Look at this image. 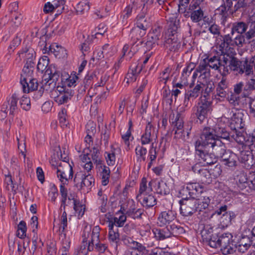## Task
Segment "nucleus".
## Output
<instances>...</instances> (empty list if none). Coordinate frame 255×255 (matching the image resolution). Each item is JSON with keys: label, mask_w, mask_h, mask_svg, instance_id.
<instances>
[{"label": "nucleus", "mask_w": 255, "mask_h": 255, "mask_svg": "<svg viewBox=\"0 0 255 255\" xmlns=\"http://www.w3.org/2000/svg\"><path fill=\"white\" fill-rule=\"evenodd\" d=\"M201 134L204 143L212 148L216 157H219L227 150L225 144L220 139L230 140V134L225 128L219 126L214 128L205 127Z\"/></svg>", "instance_id": "nucleus-1"}, {"label": "nucleus", "mask_w": 255, "mask_h": 255, "mask_svg": "<svg viewBox=\"0 0 255 255\" xmlns=\"http://www.w3.org/2000/svg\"><path fill=\"white\" fill-rule=\"evenodd\" d=\"M148 181L146 177H143L142 178L140 185L139 193L136 195V199L143 206L148 208L152 207L156 204V199L152 194H149L152 191V186H154L156 187V192L160 194H166L167 191L164 187L166 186L165 183L163 182L149 181L148 187L147 186Z\"/></svg>", "instance_id": "nucleus-2"}, {"label": "nucleus", "mask_w": 255, "mask_h": 255, "mask_svg": "<svg viewBox=\"0 0 255 255\" xmlns=\"http://www.w3.org/2000/svg\"><path fill=\"white\" fill-rule=\"evenodd\" d=\"M168 28L166 32L168 38L164 41V46L170 51H175L180 47L176 34L179 24V20L176 14L171 15L168 18Z\"/></svg>", "instance_id": "nucleus-3"}, {"label": "nucleus", "mask_w": 255, "mask_h": 255, "mask_svg": "<svg viewBox=\"0 0 255 255\" xmlns=\"http://www.w3.org/2000/svg\"><path fill=\"white\" fill-rule=\"evenodd\" d=\"M232 238V235L228 233L219 237L217 236L215 241L210 243L211 247L215 249L220 248L222 253L225 255L232 254L236 251V244Z\"/></svg>", "instance_id": "nucleus-4"}, {"label": "nucleus", "mask_w": 255, "mask_h": 255, "mask_svg": "<svg viewBox=\"0 0 255 255\" xmlns=\"http://www.w3.org/2000/svg\"><path fill=\"white\" fill-rule=\"evenodd\" d=\"M204 142L201 134L199 138L194 142L196 155L198 157L199 160L204 165L213 164L217 162V158L214 153H209L204 149L208 146L205 144Z\"/></svg>", "instance_id": "nucleus-5"}, {"label": "nucleus", "mask_w": 255, "mask_h": 255, "mask_svg": "<svg viewBox=\"0 0 255 255\" xmlns=\"http://www.w3.org/2000/svg\"><path fill=\"white\" fill-rule=\"evenodd\" d=\"M243 62L231 55L224 54L223 55V70L221 72V75L227 76L231 71L242 74Z\"/></svg>", "instance_id": "nucleus-6"}, {"label": "nucleus", "mask_w": 255, "mask_h": 255, "mask_svg": "<svg viewBox=\"0 0 255 255\" xmlns=\"http://www.w3.org/2000/svg\"><path fill=\"white\" fill-rule=\"evenodd\" d=\"M246 41L252 48H255V21L251 23L250 29L245 34H238L234 38V46L242 47Z\"/></svg>", "instance_id": "nucleus-7"}, {"label": "nucleus", "mask_w": 255, "mask_h": 255, "mask_svg": "<svg viewBox=\"0 0 255 255\" xmlns=\"http://www.w3.org/2000/svg\"><path fill=\"white\" fill-rule=\"evenodd\" d=\"M59 78V72L55 68L46 70L41 83V88L46 91H51L55 87L56 82Z\"/></svg>", "instance_id": "nucleus-8"}, {"label": "nucleus", "mask_w": 255, "mask_h": 255, "mask_svg": "<svg viewBox=\"0 0 255 255\" xmlns=\"http://www.w3.org/2000/svg\"><path fill=\"white\" fill-rule=\"evenodd\" d=\"M250 137L248 139V143H252V145L249 147L246 146L240 151L238 159L243 164V166L246 169L250 168L254 164V157L255 158V150H253L252 147L254 145V141H251Z\"/></svg>", "instance_id": "nucleus-9"}, {"label": "nucleus", "mask_w": 255, "mask_h": 255, "mask_svg": "<svg viewBox=\"0 0 255 255\" xmlns=\"http://www.w3.org/2000/svg\"><path fill=\"white\" fill-rule=\"evenodd\" d=\"M212 111V102L205 96H201L200 101L196 107L195 113L197 118L201 122H203L208 117Z\"/></svg>", "instance_id": "nucleus-10"}, {"label": "nucleus", "mask_w": 255, "mask_h": 255, "mask_svg": "<svg viewBox=\"0 0 255 255\" xmlns=\"http://www.w3.org/2000/svg\"><path fill=\"white\" fill-rule=\"evenodd\" d=\"M203 88V83L201 82L197 81L195 86L194 81L190 84L189 89L185 93L183 105L185 107L191 106V101L196 99L200 94H202Z\"/></svg>", "instance_id": "nucleus-11"}, {"label": "nucleus", "mask_w": 255, "mask_h": 255, "mask_svg": "<svg viewBox=\"0 0 255 255\" xmlns=\"http://www.w3.org/2000/svg\"><path fill=\"white\" fill-rule=\"evenodd\" d=\"M221 81L215 86L216 93L215 99L222 101L226 97L229 93V82L227 80L226 76L221 75Z\"/></svg>", "instance_id": "nucleus-12"}, {"label": "nucleus", "mask_w": 255, "mask_h": 255, "mask_svg": "<svg viewBox=\"0 0 255 255\" xmlns=\"http://www.w3.org/2000/svg\"><path fill=\"white\" fill-rule=\"evenodd\" d=\"M18 96L16 93L13 94L6 98L1 106V110L9 113V115L13 116L17 112V101Z\"/></svg>", "instance_id": "nucleus-13"}, {"label": "nucleus", "mask_w": 255, "mask_h": 255, "mask_svg": "<svg viewBox=\"0 0 255 255\" xmlns=\"http://www.w3.org/2000/svg\"><path fill=\"white\" fill-rule=\"evenodd\" d=\"M180 213L184 216L192 215L197 210L196 201L195 199H182L180 201Z\"/></svg>", "instance_id": "nucleus-14"}, {"label": "nucleus", "mask_w": 255, "mask_h": 255, "mask_svg": "<svg viewBox=\"0 0 255 255\" xmlns=\"http://www.w3.org/2000/svg\"><path fill=\"white\" fill-rule=\"evenodd\" d=\"M233 115L231 117L230 127L233 130L242 129L245 123L243 121L244 114L243 112L241 110H236L235 112L232 111Z\"/></svg>", "instance_id": "nucleus-15"}, {"label": "nucleus", "mask_w": 255, "mask_h": 255, "mask_svg": "<svg viewBox=\"0 0 255 255\" xmlns=\"http://www.w3.org/2000/svg\"><path fill=\"white\" fill-rule=\"evenodd\" d=\"M210 69L217 71L220 74L223 70V59L219 56H208L204 59Z\"/></svg>", "instance_id": "nucleus-16"}, {"label": "nucleus", "mask_w": 255, "mask_h": 255, "mask_svg": "<svg viewBox=\"0 0 255 255\" xmlns=\"http://www.w3.org/2000/svg\"><path fill=\"white\" fill-rule=\"evenodd\" d=\"M188 191L191 199H197L202 195H206V192H203V187L198 183H189L186 187Z\"/></svg>", "instance_id": "nucleus-17"}, {"label": "nucleus", "mask_w": 255, "mask_h": 255, "mask_svg": "<svg viewBox=\"0 0 255 255\" xmlns=\"http://www.w3.org/2000/svg\"><path fill=\"white\" fill-rule=\"evenodd\" d=\"M34 63H25L21 74L20 79L22 82L26 84V81H31V79H35L33 78V72L34 70Z\"/></svg>", "instance_id": "nucleus-18"}, {"label": "nucleus", "mask_w": 255, "mask_h": 255, "mask_svg": "<svg viewBox=\"0 0 255 255\" xmlns=\"http://www.w3.org/2000/svg\"><path fill=\"white\" fill-rule=\"evenodd\" d=\"M121 209H123L128 216L134 219L140 217L143 212L142 210L136 208L133 200L128 201L127 207L125 208L123 205L122 206Z\"/></svg>", "instance_id": "nucleus-19"}, {"label": "nucleus", "mask_w": 255, "mask_h": 255, "mask_svg": "<svg viewBox=\"0 0 255 255\" xmlns=\"http://www.w3.org/2000/svg\"><path fill=\"white\" fill-rule=\"evenodd\" d=\"M155 128L151 123L148 122L146 126L144 133L141 136V142L142 145L150 143L154 136Z\"/></svg>", "instance_id": "nucleus-20"}, {"label": "nucleus", "mask_w": 255, "mask_h": 255, "mask_svg": "<svg viewBox=\"0 0 255 255\" xmlns=\"http://www.w3.org/2000/svg\"><path fill=\"white\" fill-rule=\"evenodd\" d=\"M213 228L209 226H207L201 231V234L203 242L211 247L210 243L214 242L217 239V235L213 234Z\"/></svg>", "instance_id": "nucleus-21"}, {"label": "nucleus", "mask_w": 255, "mask_h": 255, "mask_svg": "<svg viewBox=\"0 0 255 255\" xmlns=\"http://www.w3.org/2000/svg\"><path fill=\"white\" fill-rule=\"evenodd\" d=\"M252 22L253 21H251L249 20L248 23H246L243 21L234 23L231 28V34L233 35L236 32L239 34H245V33L248 31V29L249 28H250V26Z\"/></svg>", "instance_id": "nucleus-22"}, {"label": "nucleus", "mask_w": 255, "mask_h": 255, "mask_svg": "<svg viewBox=\"0 0 255 255\" xmlns=\"http://www.w3.org/2000/svg\"><path fill=\"white\" fill-rule=\"evenodd\" d=\"M175 213L171 210L162 212L158 218L157 224L160 226H163L169 224L175 218Z\"/></svg>", "instance_id": "nucleus-23"}, {"label": "nucleus", "mask_w": 255, "mask_h": 255, "mask_svg": "<svg viewBox=\"0 0 255 255\" xmlns=\"http://www.w3.org/2000/svg\"><path fill=\"white\" fill-rule=\"evenodd\" d=\"M150 26V18L146 16L144 12L139 14L136 16V27L135 28H139L145 32Z\"/></svg>", "instance_id": "nucleus-24"}, {"label": "nucleus", "mask_w": 255, "mask_h": 255, "mask_svg": "<svg viewBox=\"0 0 255 255\" xmlns=\"http://www.w3.org/2000/svg\"><path fill=\"white\" fill-rule=\"evenodd\" d=\"M230 46H234V39L231 36V34L225 35L223 37V40L219 45V51L221 55L228 54L227 52Z\"/></svg>", "instance_id": "nucleus-25"}, {"label": "nucleus", "mask_w": 255, "mask_h": 255, "mask_svg": "<svg viewBox=\"0 0 255 255\" xmlns=\"http://www.w3.org/2000/svg\"><path fill=\"white\" fill-rule=\"evenodd\" d=\"M131 40L132 41V47L138 46L143 43V40L141 39L145 34V32L142 31L139 28H134L131 31Z\"/></svg>", "instance_id": "nucleus-26"}, {"label": "nucleus", "mask_w": 255, "mask_h": 255, "mask_svg": "<svg viewBox=\"0 0 255 255\" xmlns=\"http://www.w3.org/2000/svg\"><path fill=\"white\" fill-rule=\"evenodd\" d=\"M160 33L157 31L151 32L147 36L146 42L144 43L147 50H150L156 45H158V41L160 39Z\"/></svg>", "instance_id": "nucleus-27"}, {"label": "nucleus", "mask_w": 255, "mask_h": 255, "mask_svg": "<svg viewBox=\"0 0 255 255\" xmlns=\"http://www.w3.org/2000/svg\"><path fill=\"white\" fill-rule=\"evenodd\" d=\"M169 122L173 127V129L183 128L184 121L181 114L177 113L171 114L169 116Z\"/></svg>", "instance_id": "nucleus-28"}, {"label": "nucleus", "mask_w": 255, "mask_h": 255, "mask_svg": "<svg viewBox=\"0 0 255 255\" xmlns=\"http://www.w3.org/2000/svg\"><path fill=\"white\" fill-rule=\"evenodd\" d=\"M35 52L34 49L30 47H25L22 48L18 54L20 57L24 58L26 60V63H34Z\"/></svg>", "instance_id": "nucleus-29"}, {"label": "nucleus", "mask_w": 255, "mask_h": 255, "mask_svg": "<svg viewBox=\"0 0 255 255\" xmlns=\"http://www.w3.org/2000/svg\"><path fill=\"white\" fill-rule=\"evenodd\" d=\"M234 93L242 98H246L250 95L247 84H245L243 82H240L234 85Z\"/></svg>", "instance_id": "nucleus-30"}, {"label": "nucleus", "mask_w": 255, "mask_h": 255, "mask_svg": "<svg viewBox=\"0 0 255 255\" xmlns=\"http://www.w3.org/2000/svg\"><path fill=\"white\" fill-rule=\"evenodd\" d=\"M109 240L111 243L117 246L120 241L119 229L117 227H115L113 224H109Z\"/></svg>", "instance_id": "nucleus-31"}, {"label": "nucleus", "mask_w": 255, "mask_h": 255, "mask_svg": "<svg viewBox=\"0 0 255 255\" xmlns=\"http://www.w3.org/2000/svg\"><path fill=\"white\" fill-rule=\"evenodd\" d=\"M89 176H75L74 181L75 183L76 186L80 189L82 187H89L92 183L94 182V179L90 176V178H88Z\"/></svg>", "instance_id": "nucleus-32"}, {"label": "nucleus", "mask_w": 255, "mask_h": 255, "mask_svg": "<svg viewBox=\"0 0 255 255\" xmlns=\"http://www.w3.org/2000/svg\"><path fill=\"white\" fill-rule=\"evenodd\" d=\"M53 171L57 175H64L69 172V175H73V171L72 166L68 163H65L63 165L54 166Z\"/></svg>", "instance_id": "nucleus-33"}, {"label": "nucleus", "mask_w": 255, "mask_h": 255, "mask_svg": "<svg viewBox=\"0 0 255 255\" xmlns=\"http://www.w3.org/2000/svg\"><path fill=\"white\" fill-rule=\"evenodd\" d=\"M90 229H88L87 227L85 228L84 233L83 235V242H86V244L82 245L79 248L77 249L75 252V255H87L88 252V249L87 248V244L88 241L87 238L89 237V231Z\"/></svg>", "instance_id": "nucleus-34"}, {"label": "nucleus", "mask_w": 255, "mask_h": 255, "mask_svg": "<svg viewBox=\"0 0 255 255\" xmlns=\"http://www.w3.org/2000/svg\"><path fill=\"white\" fill-rule=\"evenodd\" d=\"M142 65L140 66L136 65L132 68L126 76L125 80H127V83L134 82L142 70Z\"/></svg>", "instance_id": "nucleus-35"}, {"label": "nucleus", "mask_w": 255, "mask_h": 255, "mask_svg": "<svg viewBox=\"0 0 255 255\" xmlns=\"http://www.w3.org/2000/svg\"><path fill=\"white\" fill-rule=\"evenodd\" d=\"M26 84H24L22 82V79L20 80V83L24 93H28L37 89L38 83L37 79H31L30 81H26Z\"/></svg>", "instance_id": "nucleus-36"}, {"label": "nucleus", "mask_w": 255, "mask_h": 255, "mask_svg": "<svg viewBox=\"0 0 255 255\" xmlns=\"http://www.w3.org/2000/svg\"><path fill=\"white\" fill-rule=\"evenodd\" d=\"M189 15L191 19L193 22H198L201 21L204 17V12L202 8H197L193 10H189L188 11L187 13L185 14V16H186Z\"/></svg>", "instance_id": "nucleus-37"}, {"label": "nucleus", "mask_w": 255, "mask_h": 255, "mask_svg": "<svg viewBox=\"0 0 255 255\" xmlns=\"http://www.w3.org/2000/svg\"><path fill=\"white\" fill-rule=\"evenodd\" d=\"M195 200L196 201L197 210L201 212L208 208L211 199L209 196L205 195H202Z\"/></svg>", "instance_id": "nucleus-38"}, {"label": "nucleus", "mask_w": 255, "mask_h": 255, "mask_svg": "<svg viewBox=\"0 0 255 255\" xmlns=\"http://www.w3.org/2000/svg\"><path fill=\"white\" fill-rule=\"evenodd\" d=\"M43 244L41 240L39 239L37 236H34L32 238V246L31 247V251L32 255H42V249Z\"/></svg>", "instance_id": "nucleus-39"}, {"label": "nucleus", "mask_w": 255, "mask_h": 255, "mask_svg": "<svg viewBox=\"0 0 255 255\" xmlns=\"http://www.w3.org/2000/svg\"><path fill=\"white\" fill-rule=\"evenodd\" d=\"M74 95V92L71 89H67L64 93L60 94L56 98L55 101L58 104H63L67 103L69 100H71Z\"/></svg>", "instance_id": "nucleus-40"}, {"label": "nucleus", "mask_w": 255, "mask_h": 255, "mask_svg": "<svg viewBox=\"0 0 255 255\" xmlns=\"http://www.w3.org/2000/svg\"><path fill=\"white\" fill-rule=\"evenodd\" d=\"M196 71L201 74L200 76H203L204 78L211 76L210 68L204 59L200 61L199 65L197 67Z\"/></svg>", "instance_id": "nucleus-41"}, {"label": "nucleus", "mask_w": 255, "mask_h": 255, "mask_svg": "<svg viewBox=\"0 0 255 255\" xmlns=\"http://www.w3.org/2000/svg\"><path fill=\"white\" fill-rule=\"evenodd\" d=\"M134 5L132 3L130 4L127 5L123 10L120 18L122 19V23L124 25H127L128 19L131 16Z\"/></svg>", "instance_id": "nucleus-42"}, {"label": "nucleus", "mask_w": 255, "mask_h": 255, "mask_svg": "<svg viewBox=\"0 0 255 255\" xmlns=\"http://www.w3.org/2000/svg\"><path fill=\"white\" fill-rule=\"evenodd\" d=\"M154 234L155 237L159 240H163L171 237L168 226L162 229H155L154 231Z\"/></svg>", "instance_id": "nucleus-43"}, {"label": "nucleus", "mask_w": 255, "mask_h": 255, "mask_svg": "<svg viewBox=\"0 0 255 255\" xmlns=\"http://www.w3.org/2000/svg\"><path fill=\"white\" fill-rule=\"evenodd\" d=\"M234 217V213L232 212H227L223 213L220 218L221 226L222 228H225L229 226L231 224L232 218Z\"/></svg>", "instance_id": "nucleus-44"}, {"label": "nucleus", "mask_w": 255, "mask_h": 255, "mask_svg": "<svg viewBox=\"0 0 255 255\" xmlns=\"http://www.w3.org/2000/svg\"><path fill=\"white\" fill-rule=\"evenodd\" d=\"M49 65V58L47 56H44L40 58L39 60L37 65V70L43 72H46V70L48 69L49 68H55L54 67H52V65Z\"/></svg>", "instance_id": "nucleus-45"}, {"label": "nucleus", "mask_w": 255, "mask_h": 255, "mask_svg": "<svg viewBox=\"0 0 255 255\" xmlns=\"http://www.w3.org/2000/svg\"><path fill=\"white\" fill-rule=\"evenodd\" d=\"M100 229L99 226H95L92 229V232L90 235L91 239L88 241L89 247L91 245H98L99 242V234Z\"/></svg>", "instance_id": "nucleus-46"}, {"label": "nucleus", "mask_w": 255, "mask_h": 255, "mask_svg": "<svg viewBox=\"0 0 255 255\" xmlns=\"http://www.w3.org/2000/svg\"><path fill=\"white\" fill-rule=\"evenodd\" d=\"M89 2L87 0H84L79 2L76 5V10L78 14H83L88 11L90 9Z\"/></svg>", "instance_id": "nucleus-47"}, {"label": "nucleus", "mask_w": 255, "mask_h": 255, "mask_svg": "<svg viewBox=\"0 0 255 255\" xmlns=\"http://www.w3.org/2000/svg\"><path fill=\"white\" fill-rule=\"evenodd\" d=\"M59 239L62 245L61 251L63 252H68L70 246V241L69 238L66 237L64 232H60Z\"/></svg>", "instance_id": "nucleus-48"}, {"label": "nucleus", "mask_w": 255, "mask_h": 255, "mask_svg": "<svg viewBox=\"0 0 255 255\" xmlns=\"http://www.w3.org/2000/svg\"><path fill=\"white\" fill-rule=\"evenodd\" d=\"M73 205L75 215L77 216L78 218H81L85 213V205L82 204L79 200H74Z\"/></svg>", "instance_id": "nucleus-49"}, {"label": "nucleus", "mask_w": 255, "mask_h": 255, "mask_svg": "<svg viewBox=\"0 0 255 255\" xmlns=\"http://www.w3.org/2000/svg\"><path fill=\"white\" fill-rule=\"evenodd\" d=\"M127 217L123 213H117L113 218V221L109 224H113L116 227H123L126 221Z\"/></svg>", "instance_id": "nucleus-50"}, {"label": "nucleus", "mask_w": 255, "mask_h": 255, "mask_svg": "<svg viewBox=\"0 0 255 255\" xmlns=\"http://www.w3.org/2000/svg\"><path fill=\"white\" fill-rule=\"evenodd\" d=\"M93 76L92 75H87L84 79L80 88L79 89V92L81 94L86 92V89L90 88L92 84Z\"/></svg>", "instance_id": "nucleus-51"}, {"label": "nucleus", "mask_w": 255, "mask_h": 255, "mask_svg": "<svg viewBox=\"0 0 255 255\" xmlns=\"http://www.w3.org/2000/svg\"><path fill=\"white\" fill-rule=\"evenodd\" d=\"M213 82L212 81H208L206 84L203 83V88L202 90V94L201 96H205L206 98H209L210 94L213 91L215 88Z\"/></svg>", "instance_id": "nucleus-52"}, {"label": "nucleus", "mask_w": 255, "mask_h": 255, "mask_svg": "<svg viewBox=\"0 0 255 255\" xmlns=\"http://www.w3.org/2000/svg\"><path fill=\"white\" fill-rule=\"evenodd\" d=\"M253 67H254V65L251 63L250 61L247 59L243 61L242 64L243 74L245 73L246 75L253 74Z\"/></svg>", "instance_id": "nucleus-53"}, {"label": "nucleus", "mask_w": 255, "mask_h": 255, "mask_svg": "<svg viewBox=\"0 0 255 255\" xmlns=\"http://www.w3.org/2000/svg\"><path fill=\"white\" fill-rule=\"evenodd\" d=\"M135 154L138 159L143 161L146 160V154L147 153V150L145 147H143L141 145H137L135 149Z\"/></svg>", "instance_id": "nucleus-54"}, {"label": "nucleus", "mask_w": 255, "mask_h": 255, "mask_svg": "<svg viewBox=\"0 0 255 255\" xmlns=\"http://www.w3.org/2000/svg\"><path fill=\"white\" fill-rule=\"evenodd\" d=\"M132 244L133 245L132 248L129 249V250H136L137 253L141 255H148V251L142 244L135 241H133Z\"/></svg>", "instance_id": "nucleus-55"}, {"label": "nucleus", "mask_w": 255, "mask_h": 255, "mask_svg": "<svg viewBox=\"0 0 255 255\" xmlns=\"http://www.w3.org/2000/svg\"><path fill=\"white\" fill-rule=\"evenodd\" d=\"M115 148H114L113 145H111V150L110 152H106L107 154L106 159L107 162L109 165H114L115 163L116 156H115Z\"/></svg>", "instance_id": "nucleus-56"}, {"label": "nucleus", "mask_w": 255, "mask_h": 255, "mask_svg": "<svg viewBox=\"0 0 255 255\" xmlns=\"http://www.w3.org/2000/svg\"><path fill=\"white\" fill-rule=\"evenodd\" d=\"M235 1V4L231 11V13L233 14L237 11H241V8L248 7L247 3L245 2V0H233Z\"/></svg>", "instance_id": "nucleus-57"}, {"label": "nucleus", "mask_w": 255, "mask_h": 255, "mask_svg": "<svg viewBox=\"0 0 255 255\" xmlns=\"http://www.w3.org/2000/svg\"><path fill=\"white\" fill-rule=\"evenodd\" d=\"M26 226L25 222L21 221L17 226V235L21 238H24L26 236Z\"/></svg>", "instance_id": "nucleus-58"}, {"label": "nucleus", "mask_w": 255, "mask_h": 255, "mask_svg": "<svg viewBox=\"0 0 255 255\" xmlns=\"http://www.w3.org/2000/svg\"><path fill=\"white\" fill-rule=\"evenodd\" d=\"M238 156L236 154L230 156V157L223 163L226 166L231 168L232 169H234L237 165Z\"/></svg>", "instance_id": "nucleus-59"}, {"label": "nucleus", "mask_w": 255, "mask_h": 255, "mask_svg": "<svg viewBox=\"0 0 255 255\" xmlns=\"http://www.w3.org/2000/svg\"><path fill=\"white\" fill-rule=\"evenodd\" d=\"M20 137H18L16 136V139L17 140V145L18 148L20 150L21 153L22 155L25 157L26 155L25 152L26 151V141H25V137L24 136L20 137V135H19Z\"/></svg>", "instance_id": "nucleus-60"}, {"label": "nucleus", "mask_w": 255, "mask_h": 255, "mask_svg": "<svg viewBox=\"0 0 255 255\" xmlns=\"http://www.w3.org/2000/svg\"><path fill=\"white\" fill-rule=\"evenodd\" d=\"M170 229V236H178L182 234H183L184 232L183 228L181 227H178L175 225H171L168 226Z\"/></svg>", "instance_id": "nucleus-61"}, {"label": "nucleus", "mask_w": 255, "mask_h": 255, "mask_svg": "<svg viewBox=\"0 0 255 255\" xmlns=\"http://www.w3.org/2000/svg\"><path fill=\"white\" fill-rule=\"evenodd\" d=\"M60 191L61 196V210H62V208H63V209L65 210L66 206L67 205L66 204L67 200V191L66 189L62 185H60Z\"/></svg>", "instance_id": "nucleus-62"}, {"label": "nucleus", "mask_w": 255, "mask_h": 255, "mask_svg": "<svg viewBox=\"0 0 255 255\" xmlns=\"http://www.w3.org/2000/svg\"><path fill=\"white\" fill-rule=\"evenodd\" d=\"M190 1V0H179L178 7L180 12L186 14L188 11L190 10L189 9V5H188Z\"/></svg>", "instance_id": "nucleus-63"}, {"label": "nucleus", "mask_w": 255, "mask_h": 255, "mask_svg": "<svg viewBox=\"0 0 255 255\" xmlns=\"http://www.w3.org/2000/svg\"><path fill=\"white\" fill-rule=\"evenodd\" d=\"M21 108L25 111H28L30 109V99L25 95L23 96L19 101Z\"/></svg>", "instance_id": "nucleus-64"}]
</instances>
